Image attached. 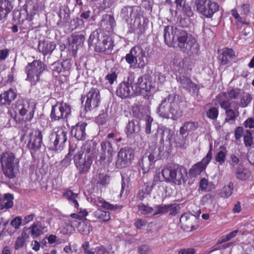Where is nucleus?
Masks as SVG:
<instances>
[{
  "label": "nucleus",
  "mask_w": 254,
  "mask_h": 254,
  "mask_svg": "<svg viewBox=\"0 0 254 254\" xmlns=\"http://www.w3.org/2000/svg\"><path fill=\"white\" fill-rule=\"evenodd\" d=\"M96 145L94 141H88L74 155V163L80 174H84L89 172L94 158Z\"/></svg>",
  "instance_id": "nucleus-1"
},
{
  "label": "nucleus",
  "mask_w": 254,
  "mask_h": 254,
  "mask_svg": "<svg viewBox=\"0 0 254 254\" xmlns=\"http://www.w3.org/2000/svg\"><path fill=\"white\" fill-rule=\"evenodd\" d=\"M179 95L176 93L170 94L167 99L162 101L158 109V113L163 118L176 120L182 116Z\"/></svg>",
  "instance_id": "nucleus-2"
},
{
  "label": "nucleus",
  "mask_w": 254,
  "mask_h": 254,
  "mask_svg": "<svg viewBox=\"0 0 254 254\" xmlns=\"http://www.w3.org/2000/svg\"><path fill=\"white\" fill-rule=\"evenodd\" d=\"M154 179L158 181L171 182L177 185L184 183L187 179V172L185 169L165 167L161 171V176L156 174Z\"/></svg>",
  "instance_id": "nucleus-3"
},
{
  "label": "nucleus",
  "mask_w": 254,
  "mask_h": 254,
  "mask_svg": "<svg viewBox=\"0 0 254 254\" xmlns=\"http://www.w3.org/2000/svg\"><path fill=\"white\" fill-rule=\"evenodd\" d=\"M35 106L26 101H18L12 106L10 111L11 116L14 120L30 121L33 118Z\"/></svg>",
  "instance_id": "nucleus-4"
},
{
  "label": "nucleus",
  "mask_w": 254,
  "mask_h": 254,
  "mask_svg": "<svg viewBox=\"0 0 254 254\" xmlns=\"http://www.w3.org/2000/svg\"><path fill=\"white\" fill-rule=\"evenodd\" d=\"M88 43L90 46H94L95 50L109 54L113 49V43L111 39L100 34L98 31H93L89 36Z\"/></svg>",
  "instance_id": "nucleus-5"
},
{
  "label": "nucleus",
  "mask_w": 254,
  "mask_h": 254,
  "mask_svg": "<svg viewBox=\"0 0 254 254\" xmlns=\"http://www.w3.org/2000/svg\"><path fill=\"white\" fill-rule=\"evenodd\" d=\"M2 170L4 175L11 179L15 178L19 172V161L14 154L4 152L0 156Z\"/></svg>",
  "instance_id": "nucleus-6"
},
{
  "label": "nucleus",
  "mask_w": 254,
  "mask_h": 254,
  "mask_svg": "<svg viewBox=\"0 0 254 254\" xmlns=\"http://www.w3.org/2000/svg\"><path fill=\"white\" fill-rule=\"evenodd\" d=\"M125 60L129 64L130 68H143L148 64L146 53L139 46L131 48L129 53L126 55Z\"/></svg>",
  "instance_id": "nucleus-7"
},
{
  "label": "nucleus",
  "mask_w": 254,
  "mask_h": 254,
  "mask_svg": "<svg viewBox=\"0 0 254 254\" xmlns=\"http://www.w3.org/2000/svg\"><path fill=\"white\" fill-rule=\"evenodd\" d=\"M87 214L86 210H84L82 215L76 213L71 214L70 218L68 219L67 222L68 228L66 230H64L63 233L64 234L70 233L74 228H77L80 233L83 234H88L90 231V226L86 224L84 222L81 221L84 216H87Z\"/></svg>",
  "instance_id": "nucleus-8"
},
{
  "label": "nucleus",
  "mask_w": 254,
  "mask_h": 254,
  "mask_svg": "<svg viewBox=\"0 0 254 254\" xmlns=\"http://www.w3.org/2000/svg\"><path fill=\"white\" fill-rule=\"evenodd\" d=\"M45 69V64L39 60H35L25 67L26 80L31 85H35L40 80L41 75Z\"/></svg>",
  "instance_id": "nucleus-9"
},
{
  "label": "nucleus",
  "mask_w": 254,
  "mask_h": 254,
  "mask_svg": "<svg viewBox=\"0 0 254 254\" xmlns=\"http://www.w3.org/2000/svg\"><path fill=\"white\" fill-rule=\"evenodd\" d=\"M178 47L189 56H196L199 52L198 43L194 38L188 35L186 32L184 35V38L180 43H178Z\"/></svg>",
  "instance_id": "nucleus-10"
},
{
  "label": "nucleus",
  "mask_w": 254,
  "mask_h": 254,
  "mask_svg": "<svg viewBox=\"0 0 254 254\" xmlns=\"http://www.w3.org/2000/svg\"><path fill=\"white\" fill-rule=\"evenodd\" d=\"M67 129L64 127H55L51 133L49 138L53 150H61L66 141Z\"/></svg>",
  "instance_id": "nucleus-11"
},
{
  "label": "nucleus",
  "mask_w": 254,
  "mask_h": 254,
  "mask_svg": "<svg viewBox=\"0 0 254 254\" xmlns=\"http://www.w3.org/2000/svg\"><path fill=\"white\" fill-rule=\"evenodd\" d=\"M164 38L165 43L169 46H178L186 31L172 26L166 27L164 29Z\"/></svg>",
  "instance_id": "nucleus-12"
},
{
  "label": "nucleus",
  "mask_w": 254,
  "mask_h": 254,
  "mask_svg": "<svg viewBox=\"0 0 254 254\" xmlns=\"http://www.w3.org/2000/svg\"><path fill=\"white\" fill-rule=\"evenodd\" d=\"M155 82L149 75L145 74L139 77L136 81L134 82V87L136 94H145L154 91Z\"/></svg>",
  "instance_id": "nucleus-13"
},
{
  "label": "nucleus",
  "mask_w": 254,
  "mask_h": 254,
  "mask_svg": "<svg viewBox=\"0 0 254 254\" xmlns=\"http://www.w3.org/2000/svg\"><path fill=\"white\" fill-rule=\"evenodd\" d=\"M196 10L206 17L210 18L218 11L219 5L210 0H198L195 2Z\"/></svg>",
  "instance_id": "nucleus-14"
},
{
  "label": "nucleus",
  "mask_w": 254,
  "mask_h": 254,
  "mask_svg": "<svg viewBox=\"0 0 254 254\" xmlns=\"http://www.w3.org/2000/svg\"><path fill=\"white\" fill-rule=\"evenodd\" d=\"M71 114L70 106L65 103L58 102L52 107L51 118L53 121H64Z\"/></svg>",
  "instance_id": "nucleus-15"
},
{
  "label": "nucleus",
  "mask_w": 254,
  "mask_h": 254,
  "mask_svg": "<svg viewBox=\"0 0 254 254\" xmlns=\"http://www.w3.org/2000/svg\"><path fill=\"white\" fill-rule=\"evenodd\" d=\"M212 155V146H211L205 157L190 168L189 171L190 175L191 177H196L205 171L206 167L211 160Z\"/></svg>",
  "instance_id": "nucleus-16"
},
{
  "label": "nucleus",
  "mask_w": 254,
  "mask_h": 254,
  "mask_svg": "<svg viewBox=\"0 0 254 254\" xmlns=\"http://www.w3.org/2000/svg\"><path fill=\"white\" fill-rule=\"evenodd\" d=\"M133 157V151L128 147L120 149L118 154L116 166L118 168H122L128 165Z\"/></svg>",
  "instance_id": "nucleus-17"
},
{
  "label": "nucleus",
  "mask_w": 254,
  "mask_h": 254,
  "mask_svg": "<svg viewBox=\"0 0 254 254\" xmlns=\"http://www.w3.org/2000/svg\"><path fill=\"white\" fill-rule=\"evenodd\" d=\"M85 108L90 111L97 107L99 104L100 96L99 91L96 88H92L86 96Z\"/></svg>",
  "instance_id": "nucleus-18"
},
{
  "label": "nucleus",
  "mask_w": 254,
  "mask_h": 254,
  "mask_svg": "<svg viewBox=\"0 0 254 254\" xmlns=\"http://www.w3.org/2000/svg\"><path fill=\"white\" fill-rule=\"evenodd\" d=\"M43 136L39 129L32 131L29 134L28 146L29 149L34 151L40 149L42 144Z\"/></svg>",
  "instance_id": "nucleus-19"
},
{
  "label": "nucleus",
  "mask_w": 254,
  "mask_h": 254,
  "mask_svg": "<svg viewBox=\"0 0 254 254\" xmlns=\"http://www.w3.org/2000/svg\"><path fill=\"white\" fill-rule=\"evenodd\" d=\"M117 95L121 98H126L135 94L134 83L131 85L128 82L120 83L116 90Z\"/></svg>",
  "instance_id": "nucleus-20"
},
{
  "label": "nucleus",
  "mask_w": 254,
  "mask_h": 254,
  "mask_svg": "<svg viewBox=\"0 0 254 254\" xmlns=\"http://www.w3.org/2000/svg\"><path fill=\"white\" fill-rule=\"evenodd\" d=\"M182 227L186 231H190L195 229V224L197 222V218L190 213H185L182 215L180 219Z\"/></svg>",
  "instance_id": "nucleus-21"
},
{
  "label": "nucleus",
  "mask_w": 254,
  "mask_h": 254,
  "mask_svg": "<svg viewBox=\"0 0 254 254\" xmlns=\"http://www.w3.org/2000/svg\"><path fill=\"white\" fill-rule=\"evenodd\" d=\"M17 94L15 90L9 88L0 94V107H7L17 97Z\"/></svg>",
  "instance_id": "nucleus-22"
},
{
  "label": "nucleus",
  "mask_w": 254,
  "mask_h": 254,
  "mask_svg": "<svg viewBox=\"0 0 254 254\" xmlns=\"http://www.w3.org/2000/svg\"><path fill=\"white\" fill-rule=\"evenodd\" d=\"M140 10V8L137 6H126L122 9L120 16L128 22L137 16Z\"/></svg>",
  "instance_id": "nucleus-23"
},
{
  "label": "nucleus",
  "mask_w": 254,
  "mask_h": 254,
  "mask_svg": "<svg viewBox=\"0 0 254 254\" xmlns=\"http://www.w3.org/2000/svg\"><path fill=\"white\" fill-rule=\"evenodd\" d=\"M231 13L235 20V26L237 29H241L242 27L246 26V28L250 30V23L246 16H241L236 9H232Z\"/></svg>",
  "instance_id": "nucleus-24"
},
{
  "label": "nucleus",
  "mask_w": 254,
  "mask_h": 254,
  "mask_svg": "<svg viewBox=\"0 0 254 254\" xmlns=\"http://www.w3.org/2000/svg\"><path fill=\"white\" fill-rule=\"evenodd\" d=\"M56 45L54 42L49 40L40 41L39 42L38 50L44 56L50 55L56 48Z\"/></svg>",
  "instance_id": "nucleus-25"
},
{
  "label": "nucleus",
  "mask_w": 254,
  "mask_h": 254,
  "mask_svg": "<svg viewBox=\"0 0 254 254\" xmlns=\"http://www.w3.org/2000/svg\"><path fill=\"white\" fill-rule=\"evenodd\" d=\"M86 124L82 123H78L74 127H73L71 133L74 136L77 140H84L86 137L85 127Z\"/></svg>",
  "instance_id": "nucleus-26"
},
{
  "label": "nucleus",
  "mask_w": 254,
  "mask_h": 254,
  "mask_svg": "<svg viewBox=\"0 0 254 254\" xmlns=\"http://www.w3.org/2000/svg\"><path fill=\"white\" fill-rule=\"evenodd\" d=\"M235 176L237 179L246 181L250 178L252 175L251 171L244 167L242 164H239L235 168Z\"/></svg>",
  "instance_id": "nucleus-27"
},
{
  "label": "nucleus",
  "mask_w": 254,
  "mask_h": 254,
  "mask_svg": "<svg viewBox=\"0 0 254 254\" xmlns=\"http://www.w3.org/2000/svg\"><path fill=\"white\" fill-rule=\"evenodd\" d=\"M91 201L94 205H96L98 207H102L105 209L110 210H115L122 207L119 205H114L112 204H111L101 197L92 198Z\"/></svg>",
  "instance_id": "nucleus-28"
},
{
  "label": "nucleus",
  "mask_w": 254,
  "mask_h": 254,
  "mask_svg": "<svg viewBox=\"0 0 254 254\" xmlns=\"http://www.w3.org/2000/svg\"><path fill=\"white\" fill-rule=\"evenodd\" d=\"M138 210L142 214L155 216L160 214V205L151 207L143 204L138 206Z\"/></svg>",
  "instance_id": "nucleus-29"
},
{
  "label": "nucleus",
  "mask_w": 254,
  "mask_h": 254,
  "mask_svg": "<svg viewBox=\"0 0 254 254\" xmlns=\"http://www.w3.org/2000/svg\"><path fill=\"white\" fill-rule=\"evenodd\" d=\"M236 57L235 53L233 50L228 48L223 49L219 57L222 64H226L230 60Z\"/></svg>",
  "instance_id": "nucleus-30"
},
{
  "label": "nucleus",
  "mask_w": 254,
  "mask_h": 254,
  "mask_svg": "<svg viewBox=\"0 0 254 254\" xmlns=\"http://www.w3.org/2000/svg\"><path fill=\"white\" fill-rule=\"evenodd\" d=\"M28 229L30 230L31 236L34 239L38 237L47 231L46 227L38 223H33Z\"/></svg>",
  "instance_id": "nucleus-31"
},
{
  "label": "nucleus",
  "mask_w": 254,
  "mask_h": 254,
  "mask_svg": "<svg viewBox=\"0 0 254 254\" xmlns=\"http://www.w3.org/2000/svg\"><path fill=\"white\" fill-rule=\"evenodd\" d=\"M92 182L100 187H105L109 184L110 177L105 174L99 173L94 176Z\"/></svg>",
  "instance_id": "nucleus-32"
},
{
  "label": "nucleus",
  "mask_w": 254,
  "mask_h": 254,
  "mask_svg": "<svg viewBox=\"0 0 254 254\" xmlns=\"http://www.w3.org/2000/svg\"><path fill=\"white\" fill-rule=\"evenodd\" d=\"M12 9V4L8 0H0V18L6 17Z\"/></svg>",
  "instance_id": "nucleus-33"
},
{
  "label": "nucleus",
  "mask_w": 254,
  "mask_h": 254,
  "mask_svg": "<svg viewBox=\"0 0 254 254\" xmlns=\"http://www.w3.org/2000/svg\"><path fill=\"white\" fill-rule=\"evenodd\" d=\"M28 237L27 232L23 230L20 235L16 238L14 242V248L16 250H18L23 248L26 245V242Z\"/></svg>",
  "instance_id": "nucleus-34"
},
{
  "label": "nucleus",
  "mask_w": 254,
  "mask_h": 254,
  "mask_svg": "<svg viewBox=\"0 0 254 254\" xmlns=\"http://www.w3.org/2000/svg\"><path fill=\"white\" fill-rule=\"evenodd\" d=\"M93 216L100 222H107L110 220L111 215L110 213L102 210L100 209H98L97 210L93 212Z\"/></svg>",
  "instance_id": "nucleus-35"
},
{
  "label": "nucleus",
  "mask_w": 254,
  "mask_h": 254,
  "mask_svg": "<svg viewBox=\"0 0 254 254\" xmlns=\"http://www.w3.org/2000/svg\"><path fill=\"white\" fill-rule=\"evenodd\" d=\"M13 197L11 194H5L0 201V209H8L12 207L13 205Z\"/></svg>",
  "instance_id": "nucleus-36"
},
{
  "label": "nucleus",
  "mask_w": 254,
  "mask_h": 254,
  "mask_svg": "<svg viewBox=\"0 0 254 254\" xmlns=\"http://www.w3.org/2000/svg\"><path fill=\"white\" fill-rule=\"evenodd\" d=\"M178 81L181 84V86L190 92L191 90H194L195 87V84L191 81V80L188 77L185 76H181L180 77Z\"/></svg>",
  "instance_id": "nucleus-37"
},
{
  "label": "nucleus",
  "mask_w": 254,
  "mask_h": 254,
  "mask_svg": "<svg viewBox=\"0 0 254 254\" xmlns=\"http://www.w3.org/2000/svg\"><path fill=\"white\" fill-rule=\"evenodd\" d=\"M198 127L197 123L193 122H185L183 126L180 128V132L182 135L187 132H190L195 130Z\"/></svg>",
  "instance_id": "nucleus-38"
},
{
  "label": "nucleus",
  "mask_w": 254,
  "mask_h": 254,
  "mask_svg": "<svg viewBox=\"0 0 254 254\" xmlns=\"http://www.w3.org/2000/svg\"><path fill=\"white\" fill-rule=\"evenodd\" d=\"M179 210V207L173 205H160V214H163L169 212L170 214L175 215Z\"/></svg>",
  "instance_id": "nucleus-39"
},
{
  "label": "nucleus",
  "mask_w": 254,
  "mask_h": 254,
  "mask_svg": "<svg viewBox=\"0 0 254 254\" xmlns=\"http://www.w3.org/2000/svg\"><path fill=\"white\" fill-rule=\"evenodd\" d=\"M226 118L225 122L229 124H234L235 122L236 118L238 117L239 112L235 110L230 109L225 112Z\"/></svg>",
  "instance_id": "nucleus-40"
},
{
  "label": "nucleus",
  "mask_w": 254,
  "mask_h": 254,
  "mask_svg": "<svg viewBox=\"0 0 254 254\" xmlns=\"http://www.w3.org/2000/svg\"><path fill=\"white\" fill-rule=\"evenodd\" d=\"M225 93H222L220 94L218 96V102L220 104L221 108L225 110V112L227 110H229L231 109V103L229 101V99H227L225 100L226 98Z\"/></svg>",
  "instance_id": "nucleus-41"
},
{
  "label": "nucleus",
  "mask_w": 254,
  "mask_h": 254,
  "mask_svg": "<svg viewBox=\"0 0 254 254\" xmlns=\"http://www.w3.org/2000/svg\"><path fill=\"white\" fill-rule=\"evenodd\" d=\"M101 147L102 151L104 153L106 156L109 158L112 156L114 150L110 142L106 141L102 142Z\"/></svg>",
  "instance_id": "nucleus-42"
},
{
  "label": "nucleus",
  "mask_w": 254,
  "mask_h": 254,
  "mask_svg": "<svg viewBox=\"0 0 254 254\" xmlns=\"http://www.w3.org/2000/svg\"><path fill=\"white\" fill-rule=\"evenodd\" d=\"M69 42L72 44L73 48L74 45L75 49H77L79 46H81L84 43V39L82 36L79 35H72L69 39Z\"/></svg>",
  "instance_id": "nucleus-43"
},
{
  "label": "nucleus",
  "mask_w": 254,
  "mask_h": 254,
  "mask_svg": "<svg viewBox=\"0 0 254 254\" xmlns=\"http://www.w3.org/2000/svg\"><path fill=\"white\" fill-rule=\"evenodd\" d=\"M234 189V184L232 182H229L227 185L222 188L221 190L220 195L224 198L230 197L233 193Z\"/></svg>",
  "instance_id": "nucleus-44"
},
{
  "label": "nucleus",
  "mask_w": 254,
  "mask_h": 254,
  "mask_svg": "<svg viewBox=\"0 0 254 254\" xmlns=\"http://www.w3.org/2000/svg\"><path fill=\"white\" fill-rule=\"evenodd\" d=\"M239 99H240L239 105L242 107H247L251 102L252 100L251 95L250 94L242 91H241Z\"/></svg>",
  "instance_id": "nucleus-45"
},
{
  "label": "nucleus",
  "mask_w": 254,
  "mask_h": 254,
  "mask_svg": "<svg viewBox=\"0 0 254 254\" xmlns=\"http://www.w3.org/2000/svg\"><path fill=\"white\" fill-rule=\"evenodd\" d=\"M84 254H110L109 252L103 246H99L94 249H85Z\"/></svg>",
  "instance_id": "nucleus-46"
},
{
  "label": "nucleus",
  "mask_w": 254,
  "mask_h": 254,
  "mask_svg": "<svg viewBox=\"0 0 254 254\" xmlns=\"http://www.w3.org/2000/svg\"><path fill=\"white\" fill-rule=\"evenodd\" d=\"M64 196L70 201L71 204L75 207L77 208L78 206V203L76 200L77 194L73 193L71 190H68L65 191Z\"/></svg>",
  "instance_id": "nucleus-47"
},
{
  "label": "nucleus",
  "mask_w": 254,
  "mask_h": 254,
  "mask_svg": "<svg viewBox=\"0 0 254 254\" xmlns=\"http://www.w3.org/2000/svg\"><path fill=\"white\" fill-rule=\"evenodd\" d=\"M158 132L161 135L163 140L169 139L173 134V132L170 128L164 126L159 127Z\"/></svg>",
  "instance_id": "nucleus-48"
},
{
  "label": "nucleus",
  "mask_w": 254,
  "mask_h": 254,
  "mask_svg": "<svg viewBox=\"0 0 254 254\" xmlns=\"http://www.w3.org/2000/svg\"><path fill=\"white\" fill-rule=\"evenodd\" d=\"M139 129L140 127L137 121H131L127 126V130L128 134L137 132Z\"/></svg>",
  "instance_id": "nucleus-49"
},
{
  "label": "nucleus",
  "mask_w": 254,
  "mask_h": 254,
  "mask_svg": "<svg viewBox=\"0 0 254 254\" xmlns=\"http://www.w3.org/2000/svg\"><path fill=\"white\" fill-rule=\"evenodd\" d=\"M199 187L201 190L205 191H210L215 188V185L211 182H209L207 180L203 178L199 182Z\"/></svg>",
  "instance_id": "nucleus-50"
},
{
  "label": "nucleus",
  "mask_w": 254,
  "mask_h": 254,
  "mask_svg": "<svg viewBox=\"0 0 254 254\" xmlns=\"http://www.w3.org/2000/svg\"><path fill=\"white\" fill-rule=\"evenodd\" d=\"M227 154V150L226 148L223 150L218 151L215 156V161L218 162L220 165H223L225 161Z\"/></svg>",
  "instance_id": "nucleus-51"
},
{
  "label": "nucleus",
  "mask_w": 254,
  "mask_h": 254,
  "mask_svg": "<svg viewBox=\"0 0 254 254\" xmlns=\"http://www.w3.org/2000/svg\"><path fill=\"white\" fill-rule=\"evenodd\" d=\"M44 9V6L41 3H35L33 5L32 9L29 12V19L31 21L33 19V16L38 12L42 11Z\"/></svg>",
  "instance_id": "nucleus-52"
},
{
  "label": "nucleus",
  "mask_w": 254,
  "mask_h": 254,
  "mask_svg": "<svg viewBox=\"0 0 254 254\" xmlns=\"http://www.w3.org/2000/svg\"><path fill=\"white\" fill-rule=\"evenodd\" d=\"M140 166L142 169L143 173H147L151 168H153L154 166L149 161L147 160V157L146 155L143 157L142 160L140 163Z\"/></svg>",
  "instance_id": "nucleus-53"
},
{
  "label": "nucleus",
  "mask_w": 254,
  "mask_h": 254,
  "mask_svg": "<svg viewBox=\"0 0 254 254\" xmlns=\"http://www.w3.org/2000/svg\"><path fill=\"white\" fill-rule=\"evenodd\" d=\"M241 91H242L239 89H232L228 91L227 93H225L226 96L225 97L229 100L239 99Z\"/></svg>",
  "instance_id": "nucleus-54"
},
{
  "label": "nucleus",
  "mask_w": 254,
  "mask_h": 254,
  "mask_svg": "<svg viewBox=\"0 0 254 254\" xmlns=\"http://www.w3.org/2000/svg\"><path fill=\"white\" fill-rule=\"evenodd\" d=\"M244 143L246 147H250L254 144L253 137L250 130H247L244 136Z\"/></svg>",
  "instance_id": "nucleus-55"
},
{
  "label": "nucleus",
  "mask_w": 254,
  "mask_h": 254,
  "mask_svg": "<svg viewBox=\"0 0 254 254\" xmlns=\"http://www.w3.org/2000/svg\"><path fill=\"white\" fill-rule=\"evenodd\" d=\"M218 110L215 107H212L206 112L207 118L211 120H216L218 116Z\"/></svg>",
  "instance_id": "nucleus-56"
},
{
  "label": "nucleus",
  "mask_w": 254,
  "mask_h": 254,
  "mask_svg": "<svg viewBox=\"0 0 254 254\" xmlns=\"http://www.w3.org/2000/svg\"><path fill=\"white\" fill-rule=\"evenodd\" d=\"M213 202V197L210 194H207L203 196L201 200V204L202 205H209Z\"/></svg>",
  "instance_id": "nucleus-57"
},
{
  "label": "nucleus",
  "mask_w": 254,
  "mask_h": 254,
  "mask_svg": "<svg viewBox=\"0 0 254 254\" xmlns=\"http://www.w3.org/2000/svg\"><path fill=\"white\" fill-rule=\"evenodd\" d=\"M74 151V150H69L68 153L65 156L64 158L61 162L62 165L66 167L70 164L71 158L73 154Z\"/></svg>",
  "instance_id": "nucleus-58"
},
{
  "label": "nucleus",
  "mask_w": 254,
  "mask_h": 254,
  "mask_svg": "<svg viewBox=\"0 0 254 254\" xmlns=\"http://www.w3.org/2000/svg\"><path fill=\"white\" fill-rule=\"evenodd\" d=\"M22 223V220L21 217L17 216L15 217L10 222V225L15 229H18Z\"/></svg>",
  "instance_id": "nucleus-59"
},
{
  "label": "nucleus",
  "mask_w": 254,
  "mask_h": 254,
  "mask_svg": "<svg viewBox=\"0 0 254 254\" xmlns=\"http://www.w3.org/2000/svg\"><path fill=\"white\" fill-rule=\"evenodd\" d=\"M240 162V158L238 157V156H237L235 154H231V156H230V164L233 166V167H234L235 169L236 167V165H239V163Z\"/></svg>",
  "instance_id": "nucleus-60"
},
{
  "label": "nucleus",
  "mask_w": 254,
  "mask_h": 254,
  "mask_svg": "<svg viewBox=\"0 0 254 254\" xmlns=\"http://www.w3.org/2000/svg\"><path fill=\"white\" fill-rule=\"evenodd\" d=\"M150 251V248L146 245H142L138 248V252L140 254H148Z\"/></svg>",
  "instance_id": "nucleus-61"
},
{
  "label": "nucleus",
  "mask_w": 254,
  "mask_h": 254,
  "mask_svg": "<svg viewBox=\"0 0 254 254\" xmlns=\"http://www.w3.org/2000/svg\"><path fill=\"white\" fill-rule=\"evenodd\" d=\"M146 121V132L150 133L151 132V126L153 121V119L149 116H146L145 118Z\"/></svg>",
  "instance_id": "nucleus-62"
},
{
  "label": "nucleus",
  "mask_w": 254,
  "mask_h": 254,
  "mask_svg": "<svg viewBox=\"0 0 254 254\" xmlns=\"http://www.w3.org/2000/svg\"><path fill=\"white\" fill-rule=\"evenodd\" d=\"M241 15H247L250 11L249 5L243 4L239 9Z\"/></svg>",
  "instance_id": "nucleus-63"
},
{
  "label": "nucleus",
  "mask_w": 254,
  "mask_h": 254,
  "mask_svg": "<svg viewBox=\"0 0 254 254\" xmlns=\"http://www.w3.org/2000/svg\"><path fill=\"white\" fill-rule=\"evenodd\" d=\"M244 126L246 128H254V119L251 118L247 119L243 124Z\"/></svg>",
  "instance_id": "nucleus-64"
}]
</instances>
